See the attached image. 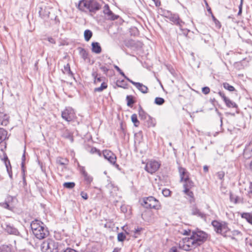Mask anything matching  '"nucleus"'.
<instances>
[{"label": "nucleus", "mask_w": 252, "mask_h": 252, "mask_svg": "<svg viewBox=\"0 0 252 252\" xmlns=\"http://www.w3.org/2000/svg\"><path fill=\"white\" fill-rule=\"evenodd\" d=\"M100 0H81L78 4V8L86 13L94 14L101 8Z\"/></svg>", "instance_id": "nucleus-1"}, {"label": "nucleus", "mask_w": 252, "mask_h": 252, "mask_svg": "<svg viewBox=\"0 0 252 252\" xmlns=\"http://www.w3.org/2000/svg\"><path fill=\"white\" fill-rule=\"evenodd\" d=\"M31 227L33 234L38 239H43L49 235L48 228L40 220L35 219L32 221Z\"/></svg>", "instance_id": "nucleus-2"}, {"label": "nucleus", "mask_w": 252, "mask_h": 252, "mask_svg": "<svg viewBox=\"0 0 252 252\" xmlns=\"http://www.w3.org/2000/svg\"><path fill=\"white\" fill-rule=\"evenodd\" d=\"M141 204L147 209L159 210L160 208V204L159 201L152 196L143 198Z\"/></svg>", "instance_id": "nucleus-3"}, {"label": "nucleus", "mask_w": 252, "mask_h": 252, "mask_svg": "<svg viewBox=\"0 0 252 252\" xmlns=\"http://www.w3.org/2000/svg\"><path fill=\"white\" fill-rule=\"evenodd\" d=\"M196 247L195 242H194L191 236L190 237L183 238L178 243L179 248L186 251L191 250L192 248Z\"/></svg>", "instance_id": "nucleus-4"}, {"label": "nucleus", "mask_w": 252, "mask_h": 252, "mask_svg": "<svg viewBox=\"0 0 252 252\" xmlns=\"http://www.w3.org/2000/svg\"><path fill=\"white\" fill-rule=\"evenodd\" d=\"M41 248L43 252H58V243L48 239L42 243Z\"/></svg>", "instance_id": "nucleus-5"}, {"label": "nucleus", "mask_w": 252, "mask_h": 252, "mask_svg": "<svg viewBox=\"0 0 252 252\" xmlns=\"http://www.w3.org/2000/svg\"><path fill=\"white\" fill-rule=\"evenodd\" d=\"M191 236L197 247L203 243L207 238V234L202 231H193Z\"/></svg>", "instance_id": "nucleus-6"}, {"label": "nucleus", "mask_w": 252, "mask_h": 252, "mask_svg": "<svg viewBox=\"0 0 252 252\" xmlns=\"http://www.w3.org/2000/svg\"><path fill=\"white\" fill-rule=\"evenodd\" d=\"M103 155L104 158L108 160L111 164L114 165L117 168L119 167V165L116 163L117 157L113 152L109 150H105L103 151Z\"/></svg>", "instance_id": "nucleus-7"}, {"label": "nucleus", "mask_w": 252, "mask_h": 252, "mask_svg": "<svg viewBox=\"0 0 252 252\" xmlns=\"http://www.w3.org/2000/svg\"><path fill=\"white\" fill-rule=\"evenodd\" d=\"M160 164L156 160L148 161L145 167V169L149 173L153 174L156 172L159 168Z\"/></svg>", "instance_id": "nucleus-8"}, {"label": "nucleus", "mask_w": 252, "mask_h": 252, "mask_svg": "<svg viewBox=\"0 0 252 252\" xmlns=\"http://www.w3.org/2000/svg\"><path fill=\"white\" fill-rule=\"evenodd\" d=\"M74 116V111L70 107L66 108L62 113V117L67 122L72 121Z\"/></svg>", "instance_id": "nucleus-9"}, {"label": "nucleus", "mask_w": 252, "mask_h": 252, "mask_svg": "<svg viewBox=\"0 0 252 252\" xmlns=\"http://www.w3.org/2000/svg\"><path fill=\"white\" fill-rule=\"evenodd\" d=\"M169 20L173 22L174 24L179 26L180 29L182 30V27L185 23L180 19L178 14L172 13V15H170Z\"/></svg>", "instance_id": "nucleus-10"}, {"label": "nucleus", "mask_w": 252, "mask_h": 252, "mask_svg": "<svg viewBox=\"0 0 252 252\" xmlns=\"http://www.w3.org/2000/svg\"><path fill=\"white\" fill-rule=\"evenodd\" d=\"M219 94L223 99L225 105L229 108H237V105L234 102L231 101L230 99L226 97L225 94L221 92H219Z\"/></svg>", "instance_id": "nucleus-11"}, {"label": "nucleus", "mask_w": 252, "mask_h": 252, "mask_svg": "<svg viewBox=\"0 0 252 252\" xmlns=\"http://www.w3.org/2000/svg\"><path fill=\"white\" fill-rule=\"evenodd\" d=\"M3 228L8 233L10 234L18 235L19 234L18 229L10 223H5L4 224Z\"/></svg>", "instance_id": "nucleus-12"}, {"label": "nucleus", "mask_w": 252, "mask_h": 252, "mask_svg": "<svg viewBox=\"0 0 252 252\" xmlns=\"http://www.w3.org/2000/svg\"><path fill=\"white\" fill-rule=\"evenodd\" d=\"M103 13L108 17V19L110 20H115L119 18L118 15H115L110 9L108 5L106 4L104 7Z\"/></svg>", "instance_id": "nucleus-13"}, {"label": "nucleus", "mask_w": 252, "mask_h": 252, "mask_svg": "<svg viewBox=\"0 0 252 252\" xmlns=\"http://www.w3.org/2000/svg\"><path fill=\"white\" fill-rule=\"evenodd\" d=\"M130 83L134 85L136 88L143 94H146L148 92V88L139 82H135L132 80L130 81Z\"/></svg>", "instance_id": "nucleus-14"}, {"label": "nucleus", "mask_w": 252, "mask_h": 252, "mask_svg": "<svg viewBox=\"0 0 252 252\" xmlns=\"http://www.w3.org/2000/svg\"><path fill=\"white\" fill-rule=\"evenodd\" d=\"M191 215L196 216L203 219H206V215L204 213L201 212L199 209L196 206H193L191 209Z\"/></svg>", "instance_id": "nucleus-15"}, {"label": "nucleus", "mask_w": 252, "mask_h": 252, "mask_svg": "<svg viewBox=\"0 0 252 252\" xmlns=\"http://www.w3.org/2000/svg\"><path fill=\"white\" fill-rule=\"evenodd\" d=\"M183 187L184 190H186V191L191 189L194 186V183L189 179L188 176L186 177V179L183 181Z\"/></svg>", "instance_id": "nucleus-16"}, {"label": "nucleus", "mask_w": 252, "mask_h": 252, "mask_svg": "<svg viewBox=\"0 0 252 252\" xmlns=\"http://www.w3.org/2000/svg\"><path fill=\"white\" fill-rule=\"evenodd\" d=\"M3 160H4V163H5V166L6 167L7 171V173H8V174L9 175V176L10 178V179H12V168H11V165H10V161L8 159V157H7V156L4 157V158H3Z\"/></svg>", "instance_id": "nucleus-17"}, {"label": "nucleus", "mask_w": 252, "mask_h": 252, "mask_svg": "<svg viewBox=\"0 0 252 252\" xmlns=\"http://www.w3.org/2000/svg\"><path fill=\"white\" fill-rule=\"evenodd\" d=\"M222 223L223 222H220L216 220L212 221V225L214 227L215 231L218 234L221 232Z\"/></svg>", "instance_id": "nucleus-18"}, {"label": "nucleus", "mask_w": 252, "mask_h": 252, "mask_svg": "<svg viewBox=\"0 0 252 252\" xmlns=\"http://www.w3.org/2000/svg\"><path fill=\"white\" fill-rule=\"evenodd\" d=\"M92 51L93 53L98 54L101 52V47L98 42H92Z\"/></svg>", "instance_id": "nucleus-19"}, {"label": "nucleus", "mask_w": 252, "mask_h": 252, "mask_svg": "<svg viewBox=\"0 0 252 252\" xmlns=\"http://www.w3.org/2000/svg\"><path fill=\"white\" fill-rule=\"evenodd\" d=\"M179 172L180 173V182H183L186 179V177H189L188 172L185 168L182 167H179Z\"/></svg>", "instance_id": "nucleus-20"}, {"label": "nucleus", "mask_w": 252, "mask_h": 252, "mask_svg": "<svg viewBox=\"0 0 252 252\" xmlns=\"http://www.w3.org/2000/svg\"><path fill=\"white\" fill-rule=\"evenodd\" d=\"M145 125L148 127H154L156 125L155 119L149 116L147 120H145Z\"/></svg>", "instance_id": "nucleus-21"}, {"label": "nucleus", "mask_w": 252, "mask_h": 252, "mask_svg": "<svg viewBox=\"0 0 252 252\" xmlns=\"http://www.w3.org/2000/svg\"><path fill=\"white\" fill-rule=\"evenodd\" d=\"M229 231L230 229L228 227L227 223L225 222H223L221 232L220 234H221L224 237H226L227 236V232Z\"/></svg>", "instance_id": "nucleus-22"}, {"label": "nucleus", "mask_w": 252, "mask_h": 252, "mask_svg": "<svg viewBox=\"0 0 252 252\" xmlns=\"http://www.w3.org/2000/svg\"><path fill=\"white\" fill-rule=\"evenodd\" d=\"M242 218L245 219L249 223L252 224V215L250 213H243L241 214Z\"/></svg>", "instance_id": "nucleus-23"}, {"label": "nucleus", "mask_w": 252, "mask_h": 252, "mask_svg": "<svg viewBox=\"0 0 252 252\" xmlns=\"http://www.w3.org/2000/svg\"><path fill=\"white\" fill-rule=\"evenodd\" d=\"M229 197L230 201L233 202L235 204L242 202V199L240 197L234 196L231 192H230Z\"/></svg>", "instance_id": "nucleus-24"}, {"label": "nucleus", "mask_w": 252, "mask_h": 252, "mask_svg": "<svg viewBox=\"0 0 252 252\" xmlns=\"http://www.w3.org/2000/svg\"><path fill=\"white\" fill-rule=\"evenodd\" d=\"M139 116L140 119L142 120H147V118L150 116L146 113L141 106L139 108Z\"/></svg>", "instance_id": "nucleus-25"}, {"label": "nucleus", "mask_w": 252, "mask_h": 252, "mask_svg": "<svg viewBox=\"0 0 252 252\" xmlns=\"http://www.w3.org/2000/svg\"><path fill=\"white\" fill-rule=\"evenodd\" d=\"M116 86L118 87L126 89L127 84L124 80H117L116 82Z\"/></svg>", "instance_id": "nucleus-26"}, {"label": "nucleus", "mask_w": 252, "mask_h": 252, "mask_svg": "<svg viewBox=\"0 0 252 252\" xmlns=\"http://www.w3.org/2000/svg\"><path fill=\"white\" fill-rule=\"evenodd\" d=\"M93 35L92 32L89 30H86L84 32V38L86 41L90 40Z\"/></svg>", "instance_id": "nucleus-27"}, {"label": "nucleus", "mask_w": 252, "mask_h": 252, "mask_svg": "<svg viewBox=\"0 0 252 252\" xmlns=\"http://www.w3.org/2000/svg\"><path fill=\"white\" fill-rule=\"evenodd\" d=\"M126 100L127 101V105L129 107H132V105L135 103L132 95H127Z\"/></svg>", "instance_id": "nucleus-28"}, {"label": "nucleus", "mask_w": 252, "mask_h": 252, "mask_svg": "<svg viewBox=\"0 0 252 252\" xmlns=\"http://www.w3.org/2000/svg\"><path fill=\"white\" fill-rule=\"evenodd\" d=\"M107 88V84L105 82H102L101 84V86L99 87L95 88L94 89V91L95 92H102L104 89Z\"/></svg>", "instance_id": "nucleus-29"}, {"label": "nucleus", "mask_w": 252, "mask_h": 252, "mask_svg": "<svg viewBox=\"0 0 252 252\" xmlns=\"http://www.w3.org/2000/svg\"><path fill=\"white\" fill-rule=\"evenodd\" d=\"M68 160L66 158H58L57 159V163L58 164L61 165H65L67 164L68 163Z\"/></svg>", "instance_id": "nucleus-30"}, {"label": "nucleus", "mask_w": 252, "mask_h": 252, "mask_svg": "<svg viewBox=\"0 0 252 252\" xmlns=\"http://www.w3.org/2000/svg\"><path fill=\"white\" fill-rule=\"evenodd\" d=\"M7 131L0 127V144L5 139Z\"/></svg>", "instance_id": "nucleus-31"}, {"label": "nucleus", "mask_w": 252, "mask_h": 252, "mask_svg": "<svg viewBox=\"0 0 252 252\" xmlns=\"http://www.w3.org/2000/svg\"><path fill=\"white\" fill-rule=\"evenodd\" d=\"M78 49L79 50V53L83 59L85 60L87 59L88 58V54L85 49L83 48H79Z\"/></svg>", "instance_id": "nucleus-32"}, {"label": "nucleus", "mask_w": 252, "mask_h": 252, "mask_svg": "<svg viewBox=\"0 0 252 252\" xmlns=\"http://www.w3.org/2000/svg\"><path fill=\"white\" fill-rule=\"evenodd\" d=\"M131 121L132 123L134 124L135 126H138L140 124L139 121L137 119V116L136 114H133L131 115Z\"/></svg>", "instance_id": "nucleus-33"}, {"label": "nucleus", "mask_w": 252, "mask_h": 252, "mask_svg": "<svg viewBox=\"0 0 252 252\" xmlns=\"http://www.w3.org/2000/svg\"><path fill=\"white\" fill-rule=\"evenodd\" d=\"M86 184L90 185L93 181V178L88 173L83 175Z\"/></svg>", "instance_id": "nucleus-34"}, {"label": "nucleus", "mask_w": 252, "mask_h": 252, "mask_svg": "<svg viewBox=\"0 0 252 252\" xmlns=\"http://www.w3.org/2000/svg\"><path fill=\"white\" fill-rule=\"evenodd\" d=\"M222 85H223V88L227 90L228 91H229L230 92H233V91H235L234 87L233 86L230 85L229 84H228L227 82L223 83Z\"/></svg>", "instance_id": "nucleus-35"}, {"label": "nucleus", "mask_w": 252, "mask_h": 252, "mask_svg": "<svg viewBox=\"0 0 252 252\" xmlns=\"http://www.w3.org/2000/svg\"><path fill=\"white\" fill-rule=\"evenodd\" d=\"M114 67L121 75H122L125 79H126L128 81L130 82V81H131V80H130L129 78L126 76L124 72L120 68L119 66H118L116 65H114Z\"/></svg>", "instance_id": "nucleus-36"}, {"label": "nucleus", "mask_w": 252, "mask_h": 252, "mask_svg": "<svg viewBox=\"0 0 252 252\" xmlns=\"http://www.w3.org/2000/svg\"><path fill=\"white\" fill-rule=\"evenodd\" d=\"M75 186V184L74 182H65L63 184V187L68 189H72Z\"/></svg>", "instance_id": "nucleus-37"}, {"label": "nucleus", "mask_w": 252, "mask_h": 252, "mask_svg": "<svg viewBox=\"0 0 252 252\" xmlns=\"http://www.w3.org/2000/svg\"><path fill=\"white\" fill-rule=\"evenodd\" d=\"M63 136L66 139H69L71 142H73V138L68 130H65V132L63 134Z\"/></svg>", "instance_id": "nucleus-38"}, {"label": "nucleus", "mask_w": 252, "mask_h": 252, "mask_svg": "<svg viewBox=\"0 0 252 252\" xmlns=\"http://www.w3.org/2000/svg\"><path fill=\"white\" fill-rule=\"evenodd\" d=\"M164 102V99L162 97H157L155 99V103L158 105H162Z\"/></svg>", "instance_id": "nucleus-39"}, {"label": "nucleus", "mask_w": 252, "mask_h": 252, "mask_svg": "<svg viewBox=\"0 0 252 252\" xmlns=\"http://www.w3.org/2000/svg\"><path fill=\"white\" fill-rule=\"evenodd\" d=\"M92 76L94 78V83L95 84H97V83L100 82L102 81V79L101 77H97V74L96 72H93L92 73Z\"/></svg>", "instance_id": "nucleus-40"}, {"label": "nucleus", "mask_w": 252, "mask_h": 252, "mask_svg": "<svg viewBox=\"0 0 252 252\" xmlns=\"http://www.w3.org/2000/svg\"><path fill=\"white\" fill-rule=\"evenodd\" d=\"M126 238V236L124 233L121 232L118 233L117 237L118 241L123 242L125 240Z\"/></svg>", "instance_id": "nucleus-41"}, {"label": "nucleus", "mask_w": 252, "mask_h": 252, "mask_svg": "<svg viewBox=\"0 0 252 252\" xmlns=\"http://www.w3.org/2000/svg\"><path fill=\"white\" fill-rule=\"evenodd\" d=\"M211 16H212V19H213L214 22L215 23V24L216 25V26L219 29L220 28L221 24L220 22V21L216 18V17L213 15V14H211Z\"/></svg>", "instance_id": "nucleus-42"}, {"label": "nucleus", "mask_w": 252, "mask_h": 252, "mask_svg": "<svg viewBox=\"0 0 252 252\" xmlns=\"http://www.w3.org/2000/svg\"><path fill=\"white\" fill-rule=\"evenodd\" d=\"M184 192L186 195H188L189 197H190L192 200L193 201L194 200V194L192 191H190V189H188L187 191H186V190H184Z\"/></svg>", "instance_id": "nucleus-43"}, {"label": "nucleus", "mask_w": 252, "mask_h": 252, "mask_svg": "<svg viewBox=\"0 0 252 252\" xmlns=\"http://www.w3.org/2000/svg\"><path fill=\"white\" fill-rule=\"evenodd\" d=\"M25 151H24V153L22 156V163H21V168H22V171L23 172H25V169H24V164H25Z\"/></svg>", "instance_id": "nucleus-44"}, {"label": "nucleus", "mask_w": 252, "mask_h": 252, "mask_svg": "<svg viewBox=\"0 0 252 252\" xmlns=\"http://www.w3.org/2000/svg\"><path fill=\"white\" fill-rule=\"evenodd\" d=\"M163 195L165 197L170 196L171 191L169 189H164L162 191Z\"/></svg>", "instance_id": "nucleus-45"}, {"label": "nucleus", "mask_w": 252, "mask_h": 252, "mask_svg": "<svg viewBox=\"0 0 252 252\" xmlns=\"http://www.w3.org/2000/svg\"><path fill=\"white\" fill-rule=\"evenodd\" d=\"M143 230V228L142 227H138L137 229H135L134 231L135 238H137V236L136 235H139L140 234V232Z\"/></svg>", "instance_id": "nucleus-46"}, {"label": "nucleus", "mask_w": 252, "mask_h": 252, "mask_svg": "<svg viewBox=\"0 0 252 252\" xmlns=\"http://www.w3.org/2000/svg\"><path fill=\"white\" fill-rule=\"evenodd\" d=\"M0 206L2 207L3 208L8 209V210H11L9 205L7 202H2L0 203Z\"/></svg>", "instance_id": "nucleus-47"}, {"label": "nucleus", "mask_w": 252, "mask_h": 252, "mask_svg": "<svg viewBox=\"0 0 252 252\" xmlns=\"http://www.w3.org/2000/svg\"><path fill=\"white\" fill-rule=\"evenodd\" d=\"M210 89L208 87H204L202 89V93L205 94H207L210 93Z\"/></svg>", "instance_id": "nucleus-48"}, {"label": "nucleus", "mask_w": 252, "mask_h": 252, "mask_svg": "<svg viewBox=\"0 0 252 252\" xmlns=\"http://www.w3.org/2000/svg\"><path fill=\"white\" fill-rule=\"evenodd\" d=\"M217 177L220 180H222L224 176V172L223 171H220L217 173Z\"/></svg>", "instance_id": "nucleus-49"}, {"label": "nucleus", "mask_w": 252, "mask_h": 252, "mask_svg": "<svg viewBox=\"0 0 252 252\" xmlns=\"http://www.w3.org/2000/svg\"><path fill=\"white\" fill-rule=\"evenodd\" d=\"M90 152L92 154L97 153L99 155H101V153H100L99 150H98V149H97L96 148H94V147H93L91 149Z\"/></svg>", "instance_id": "nucleus-50"}, {"label": "nucleus", "mask_w": 252, "mask_h": 252, "mask_svg": "<svg viewBox=\"0 0 252 252\" xmlns=\"http://www.w3.org/2000/svg\"><path fill=\"white\" fill-rule=\"evenodd\" d=\"M231 233H232V235H233V236H238L239 235H242V233L241 232V231H240L238 230H233L231 232Z\"/></svg>", "instance_id": "nucleus-51"}, {"label": "nucleus", "mask_w": 252, "mask_h": 252, "mask_svg": "<svg viewBox=\"0 0 252 252\" xmlns=\"http://www.w3.org/2000/svg\"><path fill=\"white\" fill-rule=\"evenodd\" d=\"M172 13L171 12L168 11H164L163 13V15L165 16V17L168 19H169V17H170V15H172Z\"/></svg>", "instance_id": "nucleus-52"}, {"label": "nucleus", "mask_w": 252, "mask_h": 252, "mask_svg": "<svg viewBox=\"0 0 252 252\" xmlns=\"http://www.w3.org/2000/svg\"><path fill=\"white\" fill-rule=\"evenodd\" d=\"M64 70L66 71H67L68 72V73H71L72 74V72L71 71V70H70V65L68 63H67L66 65H65L64 66Z\"/></svg>", "instance_id": "nucleus-53"}, {"label": "nucleus", "mask_w": 252, "mask_h": 252, "mask_svg": "<svg viewBox=\"0 0 252 252\" xmlns=\"http://www.w3.org/2000/svg\"><path fill=\"white\" fill-rule=\"evenodd\" d=\"M249 152H252V147H251V146L246 147V149L244 150V153L245 154H247Z\"/></svg>", "instance_id": "nucleus-54"}, {"label": "nucleus", "mask_w": 252, "mask_h": 252, "mask_svg": "<svg viewBox=\"0 0 252 252\" xmlns=\"http://www.w3.org/2000/svg\"><path fill=\"white\" fill-rule=\"evenodd\" d=\"M205 5L207 7V11L209 12V13L211 15L213 14L212 12V10H211V8L210 7H209V5H208V3H207V1L206 0H205Z\"/></svg>", "instance_id": "nucleus-55"}, {"label": "nucleus", "mask_w": 252, "mask_h": 252, "mask_svg": "<svg viewBox=\"0 0 252 252\" xmlns=\"http://www.w3.org/2000/svg\"><path fill=\"white\" fill-rule=\"evenodd\" d=\"M81 197H82L83 199H85V200L87 199H88V196L87 193H86V192H84V191H82V192H81Z\"/></svg>", "instance_id": "nucleus-56"}, {"label": "nucleus", "mask_w": 252, "mask_h": 252, "mask_svg": "<svg viewBox=\"0 0 252 252\" xmlns=\"http://www.w3.org/2000/svg\"><path fill=\"white\" fill-rule=\"evenodd\" d=\"M47 40L52 43V44H56V41L55 40L52 38V37H48L47 38Z\"/></svg>", "instance_id": "nucleus-57"}, {"label": "nucleus", "mask_w": 252, "mask_h": 252, "mask_svg": "<svg viewBox=\"0 0 252 252\" xmlns=\"http://www.w3.org/2000/svg\"><path fill=\"white\" fill-rule=\"evenodd\" d=\"M242 2H243V0H241V3L239 6V11H238V15H240L242 13Z\"/></svg>", "instance_id": "nucleus-58"}, {"label": "nucleus", "mask_w": 252, "mask_h": 252, "mask_svg": "<svg viewBox=\"0 0 252 252\" xmlns=\"http://www.w3.org/2000/svg\"><path fill=\"white\" fill-rule=\"evenodd\" d=\"M80 172L82 174V175H84L87 173H88L86 170H85V167H81L80 168Z\"/></svg>", "instance_id": "nucleus-59"}, {"label": "nucleus", "mask_w": 252, "mask_h": 252, "mask_svg": "<svg viewBox=\"0 0 252 252\" xmlns=\"http://www.w3.org/2000/svg\"><path fill=\"white\" fill-rule=\"evenodd\" d=\"M63 252H77L74 249H72L71 248H67L65 251H64Z\"/></svg>", "instance_id": "nucleus-60"}, {"label": "nucleus", "mask_w": 252, "mask_h": 252, "mask_svg": "<svg viewBox=\"0 0 252 252\" xmlns=\"http://www.w3.org/2000/svg\"><path fill=\"white\" fill-rule=\"evenodd\" d=\"M169 252H178L177 248L176 247H172L170 249Z\"/></svg>", "instance_id": "nucleus-61"}, {"label": "nucleus", "mask_w": 252, "mask_h": 252, "mask_svg": "<svg viewBox=\"0 0 252 252\" xmlns=\"http://www.w3.org/2000/svg\"><path fill=\"white\" fill-rule=\"evenodd\" d=\"M153 0L154 1L155 4L157 6H159L160 5V1H159V0Z\"/></svg>", "instance_id": "nucleus-62"}, {"label": "nucleus", "mask_w": 252, "mask_h": 252, "mask_svg": "<svg viewBox=\"0 0 252 252\" xmlns=\"http://www.w3.org/2000/svg\"><path fill=\"white\" fill-rule=\"evenodd\" d=\"M100 69L104 71V72H106L108 71V69L105 66H102L100 67Z\"/></svg>", "instance_id": "nucleus-63"}, {"label": "nucleus", "mask_w": 252, "mask_h": 252, "mask_svg": "<svg viewBox=\"0 0 252 252\" xmlns=\"http://www.w3.org/2000/svg\"><path fill=\"white\" fill-rule=\"evenodd\" d=\"M203 170H204V172H205V173L208 172V170H209L208 166L207 165H204L203 166Z\"/></svg>", "instance_id": "nucleus-64"}]
</instances>
